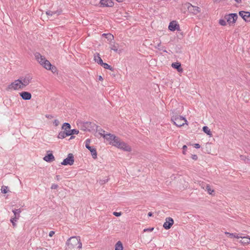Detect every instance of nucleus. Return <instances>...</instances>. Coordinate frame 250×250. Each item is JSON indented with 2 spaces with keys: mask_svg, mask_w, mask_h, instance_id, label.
I'll return each instance as SVG.
<instances>
[{
  "mask_svg": "<svg viewBox=\"0 0 250 250\" xmlns=\"http://www.w3.org/2000/svg\"><path fill=\"white\" fill-rule=\"evenodd\" d=\"M82 244L81 242L80 236H72L70 237L66 243V250H79L82 248Z\"/></svg>",
  "mask_w": 250,
  "mask_h": 250,
  "instance_id": "obj_1",
  "label": "nucleus"
},
{
  "mask_svg": "<svg viewBox=\"0 0 250 250\" xmlns=\"http://www.w3.org/2000/svg\"><path fill=\"white\" fill-rule=\"evenodd\" d=\"M171 121L177 126L181 127L185 124H187V120L185 118L181 116H173L171 118Z\"/></svg>",
  "mask_w": 250,
  "mask_h": 250,
  "instance_id": "obj_2",
  "label": "nucleus"
},
{
  "mask_svg": "<svg viewBox=\"0 0 250 250\" xmlns=\"http://www.w3.org/2000/svg\"><path fill=\"white\" fill-rule=\"evenodd\" d=\"M22 86L21 84V81H20L19 79L16 80L14 82H12L8 85L6 89L7 90L10 89H13L15 90H19V89H22Z\"/></svg>",
  "mask_w": 250,
  "mask_h": 250,
  "instance_id": "obj_3",
  "label": "nucleus"
},
{
  "mask_svg": "<svg viewBox=\"0 0 250 250\" xmlns=\"http://www.w3.org/2000/svg\"><path fill=\"white\" fill-rule=\"evenodd\" d=\"M114 146L117 147L119 148L123 149L124 151L127 152H130L131 151V147L125 143L121 141L119 138L118 139L117 142H116Z\"/></svg>",
  "mask_w": 250,
  "mask_h": 250,
  "instance_id": "obj_4",
  "label": "nucleus"
},
{
  "mask_svg": "<svg viewBox=\"0 0 250 250\" xmlns=\"http://www.w3.org/2000/svg\"><path fill=\"white\" fill-rule=\"evenodd\" d=\"M96 124L90 122H83L81 125V129L83 131H90L94 130Z\"/></svg>",
  "mask_w": 250,
  "mask_h": 250,
  "instance_id": "obj_5",
  "label": "nucleus"
},
{
  "mask_svg": "<svg viewBox=\"0 0 250 250\" xmlns=\"http://www.w3.org/2000/svg\"><path fill=\"white\" fill-rule=\"evenodd\" d=\"M104 138L108 141L110 144L115 146L116 142H117L118 137L115 136L113 134H111L110 133L104 134Z\"/></svg>",
  "mask_w": 250,
  "mask_h": 250,
  "instance_id": "obj_6",
  "label": "nucleus"
},
{
  "mask_svg": "<svg viewBox=\"0 0 250 250\" xmlns=\"http://www.w3.org/2000/svg\"><path fill=\"white\" fill-rule=\"evenodd\" d=\"M224 18L227 21L230 25L231 24H234L236 22L238 16L236 13H231L225 15Z\"/></svg>",
  "mask_w": 250,
  "mask_h": 250,
  "instance_id": "obj_7",
  "label": "nucleus"
},
{
  "mask_svg": "<svg viewBox=\"0 0 250 250\" xmlns=\"http://www.w3.org/2000/svg\"><path fill=\"white\" fill-rule=\"evenodd\" d=\"M32 79V77L29 75L24 77H21L19 78L20 81H21V84L22 86L23 89L30 83Z\"/></svg>",
  "mask_w": 250,
  "mask_h": 250,
  "instance_id": "obj_8",
  "label": "nucleus"
},
{
  "mask_svg": "<svg viewBox=\"0 0 250 250\" xmlns=\"http://www.w3.org/2000/svg\"><path fill=\"white\" fill-rule=\"evenodd\" d=\"M74 162V156L73 154H68L67 157L64 159L63 161L61 163L62 165L66 166L69 165L72 166L73 165Z\"/></svg>",
  "mask_w": 250,
  "mask_h": 250,
  "instance_id": "obj_9",
  "label": "nucleus"
},
{
  "mask_svg": "<svg viewBox=\"0 0 250 250\" xmlns=\"http://www.w3.org/2000/svg\"><path fill=\"white\" fill-rule=\"evenodd\" d=\"M174 223L173 219L171 217H167L166 218V222L163 224V227L166 229H169Z\"/></svg>",
  "mask_w": 250,
  "mask_h": 250,
  "instance_id": "obj_10",
  "label": "nucleus"
},
{
  "mask_svg": "<svg viewBox=\"0 0 250 250\" xmlns=\"http://www.w3.org/2000/svg\"><path fill=\"white\" fill-rule=\"evenodd\" d=\"M188 9L190 12L192 13L194 15H197L201 11L200 8L199 7L193 6L189 3L188 4Z\"/></svg>",
  "mask_w": 250,
  "mask_h": 250,
  "instance_id": "obj_11",
  "label": "nucleus"
},
{
  "mask_svg": "<svg viewBox=\"0 0 250 250\" xmlns=\"http://www.w3.org/2000/svg\"><path fill=\"white\" fill-rule=\"evenodd\" d=\"M101 7H113L114 3L112 0H101L100 2Z\"/></svg>",
  "mask_w": 250,
  "mask_h": 250,
  "instance_id": "obj_12",
  "label": "nucleus"
},
{
  "mask_svg": "<svg viewBox=\"0 0 250 250\" xmlns=\"http://www.w3.org/2000/svg\"><path fill=\"white\" fill-rule=\"evenodd\" d=\"M239 15L243 18L245 21H250V12L245 11H240Z\"/></svg>",
  "mask_w": 250,
  "mask_h": 250,
  "instance_id": "obj_13",
  "label": "nucleus"
},
{
  "mask_svg": "<svg viewBox=\"0 0 250 250\" xmlns=\"http://www.w3.org/2000/svg\"><path fill=\"white\" fill-rule=\"evenodd\" d=\"M168 29L171 31L175 30H180L179 25L175 21H172L170 22L168 26Z\"/></svg>",
  "mask_w": 250,
  "mask_h": 250,
  "instance_id": "obj_14",
  "label": "nucleus"
},
{
  "mask_svg": "<svg viewBox=\"0 0 250 250\" xmlns=\"http://www.w3.org/2000/svg\"><path fill=\"white\" fill-rule=\"evenodd\" d=\"M36 60L42 65L44 62L47 60L43 56H42L40 53L36 52L34 54Z\"/></svg>",
  "mask_w": 250,
  "mask_h": 250,
  "instance_id": "obj_15",
  "label": "nucleus"
},
{
  "mask_svg": "<svg viewBox=\"0 0 250 250\" xmlns=\"http://www.w3.org/2000/svg\"><path fill=\"white\" fill-rule=\"evenodd\" d=\"M20 96L24 100H29L31 99V94L27 91L21 92L19 93Z\"/></svg>",
  "mask_w": 250,
  "mask_h": 250,
  "instance_id": "obj_16",
  "label": "nucleus"
},
{
  "mask_svg": "<svg viewBox=\"0 0 250 250\" xmlns=\"http://www.w3.org/2000/svg\"><path fill=\"white\" fill-rule=\"evenodd\" d=\"M171 66L173 68L177 69V71L179 72H182L183 71L182 68L181 67V64L180 62H177L172 63Z\"/></svg>",
  "mask_w": 250,
  "mask_h": 250,
  "instance_id": "obj_17",
  "label": "nucleus"
},
{
  "mask_svg": "<svg viewBox=\"0 0 250 250\" xmlns=\"http://www.w3.org/2000/svg\"><path fill=\"white\" fill-rule=\"evenodd\" d=\"M242 240L240 241V243L243 245H248L250 244V237L249 236H242Z\"/></svg>",
  "mask_w": 250,
  "mask_h": 250,
  "instance_id": "obj_18",
  "label": "nucleus"
},
{
  "mask_svg": "<svg viewBox=\"0 0 250 250\" xmlns=\"http://www.w3.org/2000/svg\"><path fill=\"white\" fill-rule=\"evenodd\" d=\"M43 160L46 162H51L55 160V157L52 153H49L44 157Z\"/></svg>",
  "mask_w": 250,
  "mask_h": 250,
  "instance_id": "obj_19",
  "label": "nucleus"
},
{
  "mask_svg": "<svg viewBox=\"0 0 250 250\" xmlns=\"http://www.w3.org/2000/svg\"><path fill=\"white\" fill-rule=\"evenodd\" d=\"M12 212L15 216L14 218H15V221H17L20 217V213L21 212V209H15L12 210Z\"/></svg>",
  "mask_w": 250,
  "mask_h": 250,
  "instance_id": "obj_20",
  "label": "nucleus"
},
{
  "mask_svg": "<svg viewBox=\"0 0 250 250\" xmlns=\"http://www.w3.org/2000/svg\"><path fill=\"white\" fill-rule=\"evenodd\" d=\"M94 60L95 62H97L100 65H101L102 63H103V61L99 53H97L96 55H94Z\"/></svg>",
  "mask_w": 250,
  "mask_h": 250,
  "instance_id": "obj_21",
  "label": "nucleus"
},
{
  "mask_svg": "<svg viewBox=\"0 0 250 250\" xmlns=\"http://www.w3.org/2000/svg\"><path fill=\"white\" fill-rule=\"evenodd\" d=\"M91 152V155L93 157V159H95L97 158V151H96V149L92 147V146H90V148H87Z\"/></svg>",
  "mask_w": 250,
  "mask_h": 250,
  "instance_id": "obj_22",
  "label": "nucleus"
},
{
  "mask_svg": "<svg viewBox=\"0 0 250 250\" xmlns=\"http://www.w3.org/2000/svg\"><path fill=\"white\" fill-rule=\"evenodd\" d=\"M71 128V125L69 123H64L62 125V129L64 130V131H69Z\"/></svg>",
  "mask_w": 250,
  "mask_h": 250,
  "instance_id": "obj_23",
  "label": "nucleus"
},
{
  "mask_svg": "<svg viewBox=\"0 0 250 250\" xmlns=\"http://www.w3.org/2000/svg\"><path fill=\"white\" fill-rule=\"evenodd\" d=\"M66 136H69L68 132L63 131L59 133L58 138L59 139H63Z\"/></svg>",
  "mask_w": 250,
  "mask_h": 250,
  "instance_id": "obj_24",
  "label": "nucleus"
},
{
  "mask_svg": "<svg viewBox=\"0 0 250 250\" xmlns=\"http://www.w3.org/2000/svg\"><path fill=\"white\" fill-rule=\"evenodd\" d=\"M95 130H96V131L98 132L99 134H100L101 136H103L104 137V134L105 131L102 129L100 126L97 125H96V127H95Z\"/></svg>",
  "mask_w": 250,
  "mask_h": 250,
  "instance_id": "obj_25",
  "label": "nucleus"
},
{
  "mask_svg": "<svg viewBox=\"0 0 250 250\" xmlns=\"http://www.w3.org/2000/svg\"><path fill=\"white\" fill-rule=\"evenodd\" d=\"M42 65L46 69L48 70V69H50V67L52 66V64L49 61L46 60Z\"/></svg>",
  "mask_w": 250,
  "mask_h": 250,
  "instance_id": "obj_26",
  "label": "nucleus"
},
{
  "mask_svg": "<svg viewBox=\"0 0 250 250\" xmlns=\"http://www.w3.org/2000/svg\"><path fill=\"white\" fill-rule=\"evenodd\" d=\"M115 250H123V244L121 241H119L116 243Z\"/></svg>",
  "mask_w": 250,
  "mask_h": 250,
  "instance_id": "obj_27",
  "label": "nucleus"
},
{
  "mask_svg": "<svg viewBox=\"0 0 250 250\" xmlns=\"http://www.w3.org/2000/svg\"><path fill=\"white\" fill-rule=\"evenodd\" d=\"M101 65L104 68L109 69L111 71H113L114 69L111 66H110V65L108 64L107 63H104V62H103V63H102Z\"/></svg>",
  "mask_w": 250,
  "mask_h": 250,
  "instance_id": "obj_28",
  "label": "nucleus"
},
{
  "mask_svg": "<svg viewBox=\"0 0 250 250\" xmlns=\"http://www.w3.org/2000/svg\"><path fill=\"white\" fill-rule=\"evenodd\" d=\"M203 131L207 134L208 135L210 136L211 135V132L210 131V130L209 129V128L207 126H204L203 127Z\"/></svg>",
  "mask_w": 250,
  "mask_h": 250,
  "instance_id": "obj_29",
  "label": "nucleus"
},
{
  "mask_svg": "<svg viewBox=\"0 0 250 250\" xmlns=\"http://www.w3.org/2000/svg\"><path fill=\"white\" fill-rule=\"evenodd\" d=\"M68 133V135L70 136L73 134H77L79 133V130L74 129H70L69 131H67Z\"/></svg>",
  "mask_w": 250,
  "mask_h": 250,
  "instance_id": "obj_30",
  "label": "nucleus"
},
{
  "mask_svg": "<svg viewBox=\"0 0 250 250\" xmlns=\"http://www.w3.org/2000/svg\"><path fill=\"white\" fill-rule=\"evenodd\" d=\"M205 188L209 194H211L214 192V190L211 188L210 186L208 184L206 185Z\"/></svg>",
  "mask_w": 250,
  "mask_h": 250,
  "instance_id": "obj_31",
  "label": "nucleus"
},
{
  "mask_svg": "<svg viewBox=\"0 0 250 250\" xmlns=\"http://www.w3.org/2000/svg\"><path fill=\"white\" fill-rule=\"evenodd\" d=\"M111 49L114 51L116 52H117L118 50V45L115 43H114L113 44H111Z\"/></svg>",
  "mask_w": 250,
  "mask_h": 250,
  "instance_id": "obj_32",
  "label": "nucleus"
},
{
  "mask_svg": "<svg viewBox=\"0 0 250 250\" xmlns=\"http://www.w3.org/2000/svg\"><path fill=\"white\" fill-rule=\"evenodd\" d=\"M1 192L3 193H6L8 191V187L6 186H3L1 188Z\"/></svg>",
  "mask_w": 250,
  "mask_h": 250,
  "instance_id": "obj_33",
  "label": "nucleus"
},
{
  "mask_svg": "<svg viewBox=\"0 0 250 250\" xmlns=\"http://www.w3.org/2000/svg\"><path fill=\"white\" fill-rule=\"evenodd\" d=\"M57 12H58L57 11H52L48 10L46 12V14L48 16H52L53 15L57 14Z\"/></svg>",
  "mask_w": 250,
  "mask_h": 250,
  "instance_id": "obj_34",
  "label": "nucleus"
},
{
  "mask_svg": "<svg viewBox=\"0 0 250 250\" xmlns=\"http://www.w3.org/2000/svg\"><path fill=\"white\" fill-rule=\"evenodd\" d=\"M219 23L222 26H225L227 24L226 20L220 19L219 21Z\"/></svg>",
  "mask_w": 250,
  "mask_h": 250,
  "instance_id": "obj_35",
  "label": "nucleus"
},
{
  "mask_svg": "<svg viewBox=\"0 0 250 250\" xmlns=\"http://www.w3.org/2000/svg\"><path fill=\"white\" fill-rule=\"evenodd\" d=\"M90 143V140L89 139H86L85 142V147L86 148H90V146H89V143Z\"/></svg>",
  "mask_w": 250,
  "mask_h": 250,
  "instance_id": "obj_36",
  "label": "nucleus"
},
{
  "mask_svg": "<svg viewBox=\"0 0 250 250\" xmlns=\"http://www.w3.org/2000/svg\"><path fill=\"white\" fill-rule=\"evenodd\" d=\"M48 70H51L53 73H55L57 71V68L55 66H53L52 65V66L50 67V69H48Z\"/></svg>",
  "mask_w": 250,
  "mask_h": 250,
  "instance_id": "obj_37",
  "label": "nucleus"
},
{
  "mask_svg": "<svg viewBox=\"0 0 250 250\" xmlns=\"http://www.w3.org/2000/svg\"><path fill=\"white\" fill-rule=\"evenodd\" d=\"M161 41H159L157 44V45L155 46V48L156 49H158L160 50H163L162 48H161L160 47H161Z\"/></svg>",
  "mask_w": 250,
  "mask_h": 250,
  "instance_id": "obj_38",
  "label": "nucleus"
},
{
  "mask_svg": "<svg viewBox=\"0 0 250 250\" xmlns=\"http://www.w3.org/2000/svg\"><path fill=\"white\" fill-rule=\"evenodd\" d=\"M10 222L12 223V225L13 226H16V222L15 221V218H12L10 219Z\"/></svg>",
  "mask_w": 250,
  "mask_h": 250,
  "instance_id": "obj_39",
  "label": "nucleus"
},
{
  "mask_svg": "<svg viewBox=\"0 0 250 250\" xmlns=\"http://www.w3.org/2000/svg\"><path fill=\"white\" fill-rule=\"evenodd\" d=\"M225 234L227 235H228V237H233V236H234V233H229V232H225Z\"/></svg>",
  "mask_w": 250,
  "mask_h": 250,
  "instance_id": "obj_40",
  "label": "nucleus"
},
{
  "mask_svg": "<svg viewBox=\"0 0 250 250\" xmlns=\"http://www.w3.org/2000/svg\"><path fill=\"white\" fill-rule=\"evenodd\" d=\"M113 214L115 215V216L119 217L120 216L122 215L121 212H114L113 213Z\"/></svg>",
  "mask_w": 250,
  "mask_h": 250,
  "instance_id": "obj_41",
  "label": "nucleus"
},
{
  "mask_svg": "<svg viewBox=\"0 0 250 250\" xmlns=\"http://www.w3.org/2000/svg\"><path fill=\"white\" fill-rule=\"evenodd\" d=\"M58 185L53 184L52 185L51 188V189H57L58 188Z\"/></svg>",
  "mask_w": 250,
  "mask_h": 250,
  "instance_id": "obj_42",
  "label": "nucleus"
},
{
  "mask_svg": "<svg viewBox=\"0 0 250 250\" xmlns=\"http://www.w3.org/2000/svg\"><path fill=\"white\" fill-rule=\"evenodd\" d=\"M191 158L194 160H197L198 159V156L195 154L192 155Z\"/></svg>",
  "mask_w": 250,
  "mask_h": 250,
  "instance_id": "obj_43",
  "label": "nucleus"
},
{
  "mask_svg": "<svg viewBox=\"0 0 250 250\" xmlns=\"http://www.w3.org/2000/svg\"><path fill=\"white\" fill-rule=\"evenodd\" d=\"M45 117L47 119H52L54 117L53 115H50V114H46L45 115Z\"/></svg>",
  "mask_w": 250,
  "mask_h": 250,
  "instance_id": "obj_44",
  "label": "nucleus"
},
{
  "mask_svg": "<svg viewBox=\"0 0 250 250\" xmlns=\"http://www.w3.org/2000/svg\"><path fill=\"white\" fill-rule=\"evenodd\" d=\"M55 234V231L52 230V231H50L49 233V236L50 237H52L53 236V235Z\"/></svg>",
  "mask_w": 250,
  "mask_h": 250,
  "instance_id": "obj_45",
  "label": "nucleus"
},
{
  "mask_svg": "<svg viewBox=\"0 0 250 250\" xmlns=\"http://www.w3.org/2000/svg\"><path fill=\"white\" fill-rule=\"evenodd\" d=\"M53 123L56 126H57L59 125V122L58 120H55Z\"/></svg>",
  "mask_w": 250,
  "mask_h": 250,
  "instance_id": "obj_46",
  "label": "nucleus"
},
{
  "mask_svg": "<svg viewBox=\"0 0 250 250\" xmlns=\"http://www.w3.org/2000/svg\"><path fill=\"white\" fill-rule=\"evenodd\" d=\"M233 237L236 238H241L242 236H239L238 234L234 233V236H233Z\"/></svg>",
  "mask_w": 250,
  "mask_h": 250,
  "instance_id": "obj_47",
  "label": "nucleus"
},
{
  "mask_svg": "<svg viewBox=\"0 0 250 250\" xmlns=\"http://www.w3.org/2000/svg\"><path fill=\"white\" fill-rule=\"evenodd\" d=\"M187 148V146L184 145L183 146V152L184 154H185V151L186 150Z\"/></svg>",
  "mask_w": 250,
  "mask_h": 250,
  "instance_id": "obj_48",
  "label": "nucleus"
},
{
  "mask_svg": "<svg viewBox=\"0 0 250 250\" xmlns=\"http://www.w3.org/2000/svg\"><path fill=\"white\" fill-rule=\"evenodd\" d=\"M153 229H154L153 228L145 229L144 231H152L153 230Z\"/></svg>",
  "mask_w": 250,
  "mask_h": 250,
  "instance_id": "obj_49",
  "label": "nucleus"
},
{
  "mask_svg": "<svg viewBox=\"0 0 250 250\" xmlns=\"http://www.w3.org/2000/svg\"><path fill=\"white\" fill-rule=\"evenodd\" d=\"M194 146L196 148H199L200 147V145L199 144H195L194 145Z\"/></svg>",
  "mask_w": 250,
  "mask_h": 250,
  "instance_id": "obj_50",
  "label": "nucleus"
},
{
  "mask_svg": "<svg viewBox=\"0 0 250 250\" xmlns=\"http://www.w3.org/2000/svg\"><path fill=\"white\" fill-rule=\"evenodd\" d=\"M55 179H56L57 181H59V180L61 179V176H60L59 175H57L56 176Z\"/></svg>",
  "mask_w": 250,
  "mask_h": 250,
  "instance_id": "obj_51",
  "label": "nucleus"
},
{
  "mask_svg": "<svg viewBox=\"0 0 250 250\" xmlns=\"http://www.w3.org/2000/svg\"><path fill=\"white\" fill-rule=\"evenodd\" d=\"M107 36H108V37H107V38H109V39H111V38H113V36L111 34H108V35H107Z\"/></svg>",
  "mask_w": 250,
  "mask_h": 250,
  "instance_id": "obj_52",
  "label": "nucleus"
},
{
  "mask_svg": "<svg viewBox=\"0 0 250 250\" xmlns=\"http://www.w3.org/2000/svg\"><path fill=\"white\" fill-rule=\"evenodd\" d=\"M153 215V213L152 212H149L148 213V216L151 217Z\"/></svg>",
  "mask_w": 250,
  "mask_h": 250,
  "instance_id": "obj_53",
  "label": "nucleus"
},
{
  "mask_svg": "<svg viewBox=\"0 0 250 250\" xmlns=\"http://www.w3.org/2000/svg\"><path fill=\"white\" fill-rule=\"evenodd\" d=\"M237 3H241L242 0H234Z\"/></svg>",
  "mask_w": 250,
  "mask_h": 250,
  "instance_id": "obj_54",
  "label": "nucleus"
},
{
  "mask_svg": "<svg viewBox=\"0 0 250 250\" xmlns=\"http://www.w3.org/2000/svg\"><path fill=\"white\" fill-rule=\"evenodd\" d=\"M206 184H205V185H204V184H202V185L201 186H202V187L203 188H205V187H206Z\"/></svg>",
  "mask_w": 250,
  "mask_h": 250,
  "instance_id": "obj_55",
  "label": "nucleus"
},
{
  "mask_svg": "<svg viewBox=\"0 0 250 250\" xmlns=\"http://www.w3.org/2000/svg\"><path fill=\"white\" fill-rule=\"evenodd\" d=\"M118 2H122L123 1V0H116Z\"/></svg>",
  "mask_w": 250,
  "mask_h": 250,
  "instance_id": "obj_56",
  "label": "nucleus"
},
{
  "mask_svg": "<svg viewBox=\"0 0 250 250\" xmlns=\"http://www.w3.org/2000/svg\"><path fill=\"white\" fill-rule=\"evenodd\" d=\"M74 137H75L74 136H71V137H70V139H73V138H74Z\"/></svg>",
  "mask_w": 250,
  "mask_h": 250,
  "instance_id": "obj_57",
  "label": "nucleus"
},
{
  "mask_svg": "<svg viewBox=\"0 0 250 250\" xmlns=\"http://www.w3.org/2000/svg\"><path fill=\"white\" fill-rule=\"evenodd\" d=\"M99 80H103V78H102V76H100L99 77Z\"/></svg>",
  "mask_w": 250,
  "mask_h": 250,
  "instance_id": "obj_58",
  "label": "nucleus"
},
{
  "mask_svg": "<svg viewBox=\"0 0 250 250\" xmlns=\"http://www.w3.org/2000/svg\"><path fill=\"white\" fill-rule=\"evenodd\" d=\"M107 180H108L107 179L106 180H104V183H105L106 182H107Z\"/></svg>",
  "mask_w": 250,
  "mask_h": 250,
  "instance_id": "obj_59",
  "label": "nucleus"
},
{
  "mask_svg": "<svg viewBox=\"0 0 250 250\" xmlns=\"http://www.w3.org/2000/svg\"><path fill=\"white\" fill-rule=\"evenodd\" d=\"M163 51H164V52H167V51L166 50H163Z\"/></svg>",
  "mask_w": 250,
  "mask_h": 250,
  "instance_id": "obj_60",
  "label": "nucleus"
}]
</instances>
